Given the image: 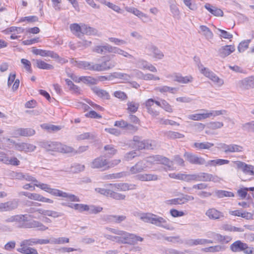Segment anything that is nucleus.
Instances as JSON below:
<instances>
[{"label": "nucleus", "instance_id": "1", "mask_svg": "<svg viewBox=\"0 0 254 254\" xmlns=\"http://www.w3.org/2000/svg\"><path fill=\"white\" fill-rule=\"evenodd\" d=\"M34 185L53 195L64 198L66 200L71 202H79L80 201L77 196L71 193L64 192L58 189H52L48 184L41 183L38 181V183H35Z\"/></svg>", "mask_w": 254, "mask_h": 254}, {"label": "nucleus", "instance_id": "2", "mask_svg": "<svg viewBox=\"0 0 254 254\" xmlns=\"http://www.w3.org/2000/svg\"><path fill=\"white\" fill-rule=\"evenodd\" d=\"M39 146L47 151H57L64 153L74 152V149L72 147L58 142L41 141L39 142Z\"/></svg>", "mask_w": 254, "mask_h": 254}, {"label": "nucleus", "instance_id": "3", "mask_svg": "<svg viewBox=\"0 0 254 254\" xmlns=\"http://www.w3.org/2000/svg\"><path fill=\"white\" fill-rule=\"evenodd\" d=\"M147 168V165L144 160L138 161L134 166L129 169V172H121L116 174L114 178H121L123 176H126L130 174L133 175L143 171Z\"/></svg>", "mask_w": 254, "mask_h": 254}, {"label": "nucleus", "instance_id": "4", "mask_svg": "<svg viewBox=\"0 0 254 254\" xmlns=\"http://www.w3.org/2000/svg\"><path fill=\"white\" fill-rule=\"evenodd\" d=\"M117 65V63L114 60H103L101 63L95 64L92 63V71H103L114 68Z\"/></svg>", "mask_w": 254, "mask_h": 254}, {"label": "nucleus", "instance_id": "5", "mask_svg": "<svg viewBox=\"0 0 254 254\" xmlns=\"http://www.w3.org/2000/svg\"><path fill=\"white\" fill-rule=\"evenodd\" d=\"M139 139L138 136L133 137L134 145L138 149H153L157 145L154 140L147 139L140 141Z\"/></svg>", "mask_w": 254, "mask_h": 254}, {"label": "nucleus", "instance_id": "6", "mask_svg": "<svg viewBox=\"0 0 254 254\" xmlns=\"http://www.w3.org/2000/svg\"><path fill=\"white\" fill-rule=\"evenodd\" d=\"M106 229L110 232L116 235L118 238V243L120 244H129L128 241L130 233L118 229L107 227Z\"/></svg>", "mask_w": 254, "mask_h": 254}, {"label": "nucleus", "instance_id": "7", "mask_svg": "<svg viewBox=\"0 0 254 254\" xmlns=\"http://www.w3.org/2000/svg\"><path fill=\"white\" fill-rule=\"evenodd\" d=\"M145 163H149L151 164H162L168 166L169 168L171 167L172 162L168 158L161 155H157L147 157L145 161Z\"/></svg>", "mask_w": 254, "mask_h": 254}, {"label": "nucleus", "instance_id": "8", "mask_svg": "<svg viewBox=\"0 0 254 254\" xmlns=\"http://www.w3.org/2000/svg\"><path fill=\"white\" fill-rule=\"evenodd\" d=\"M201 73L204 76L210 79L215 84L219 86H221L224 84V81L220 78L215 73L210 70L209 68H203Z\"/></svg>", "mask_w": 254, "mask_h": 254}, {"label": "nucleus", "instance_id": "9", "mask_svg": "<svg viewBox=\"0 0 254 254\" xmlns=\"http://www.w3.org/2000/svg\"><path fill=\"white\" fill-rule=\"evenodd\" d=\"M153 225L170 231H173L175 229L171 224L167 222L166 219L156 214L155 217L154 218Z\"/></svg>", "mask_w": 254, "mask_h": 254}, {"label": "nucleus", "instance_id": "10", "mask_svg": "<svg viewBox=\"0 0 254 254\" xmlns=\"http://www.w3.org/2000/svg\"><path fill=\"white\" fill-rule=\"evenodd\" d=\"M90 166L93 169H100L102 170H105L109 168V164L107 160L102 157L95 159L91 163Z\"/></svg>", "mask_w": 254, "mask_h": 254}, {"label": "nucleus", "instance_id": "11", "mask_svg": "<svg viewBox=\"0 0 254 254\" xmlns=\"http://www.w3.org/2000/svg\"><path fill=\"white\" fill-rule=\"evenodd\" d=\"M185 159L190 163L195 165H203L205 164V159L197 155L189 152H186L184 155Z\"/></svg>", "mask_w": 254, "mask_h": 254}, {"label": "nucleus", "instance_id": "12", "mask_svg": "<svg viewBox=\"0 0 254 254\" xmlns=\"http://www.w3.org/2000/svg\"><path fill=\"white\" fill-rule=\"evenodd\" d=\"M35 134V130L30 128H18L14 129L12 133L13 136L14 137H17L19 136H31Z\"/></svg>", "mask_w": 254, "mask_h": 254}, {"label": "nucleus", "instance_id": "13", "mask_svg": "<svg viewBox=\"0 0 254 254\" xmlns=\"http://www.w3.org/2000/svg\"><path fill=\"white\" fill-rule=\"evenodd\" d=\"M25 222L23 227L27 228H37L39 231H45L48 229V227L45 226L41 222L36 220H31L30 221H25Z\"/></svg>", "mask_w": 254, "mask_h": 254}, {"label": "nucleus", "instance_id": "14", "mask_svg": "<svg viewBox=\"0 0 254 254\" xmlns=\"http://www.w3.org/2000/svg\"><path fill=\"white\" fill-rule=\"evenodd\" d=\"M239 88L243 90H248L254 88V76L245 78L239 82Z\"/></svg>", "mask_w": 254, "mask_h": 254}, {"label": "nucleus", "instance_id": "15", "mask_svg": "<svg viewBox=\"0 0 254 254\" xmlns=\"http://www.w3.org/2000/svg\"><path fill=\"white\" fill-rule=\"evenodd\" d=\"M205 214L211 220L221 219L224 217V213L215 208H209L206 211Z\"/></svg>", "mask_w": 254, "mask_h": 254}, {"label": "nucleus", "instance_id": "16", "mask_svg": "<svg viewBox=\"0 0 254 254\" xmlns=\"http://www.w3.org/2000/svg\"><path fill=\"white\" fill-rule=\"evenodd\" d=\"M32 52L34 54L36 55H40L42 57H50L55 59H58L59 58V56L57 53L51 51L38 49L33 47L32 48Z\"/></svg>", "mask_w": 254, "mask_h": 254}, {"label": "nucleus", "instance_id": "17", "mask_svg": "<svg viewBox=\"0 0 254 254\" xmlns=\"http://www.w3.org/2000/svg\"><path fill=\"white\" fill-rule=\"evenodd\" d=\"M236 164L238 168L241 169L246 175H254V166L241 161L236 162Z\"/></svg>", "mask_w": 254, "mask_h": 254}, {"label": "nucleus", "instance_id": "18", "mask_svg": "<svg viewBox=\"0 0 254 254\" xmlns=\"http://www.w3.org/2000/svg\"><path fill=\"white\" fill-rule=\"evenodd\" d=\"M36 148V146L32 144L25 142H18L15 144V149L19 151H24L27 153L34 151Z\"/></svg>", "mask_w": 254, "mask_h": 254}, {"label": "nucleus", "instance_id": "19", "mask_svg": "<svg viewBox=\"0 0 254 254\" xmlns=\"http://www.w3.org/2000/svg\"><path fill=\"white\" fill-rule=\"evenodd\" d=\"M220 147L226 153L240 152L243 150V147L237 144L228 145L225 143H222L220 145Z\"/></svg>", "mask_w": 254, "mask_h": 254}, {"label": "nucleus", "instance_id": "20", "mask_svg": "<svg viewBox=\"0 0 254 254\" xmlns=\"http://www.w3.org/2000/svg\"><path fill=\"white\" fill-rule=\"evenodd\" d=\"M174 81L178 82L180 83L187 84L191 82L193 80V77L191 75H187L183 76L180 73H174L170 76Z\"/></svg>", "mask_w": 254, "mask_h": 254}, {"label": "nucleus", "instance_id": "21", "mask_svg": "<svg viewBox=\"0 0 254 254\" xmlns=\"http://www.w3.org/2000/svg\"><path fill=\"white\" fill-rule=\"evenodd\" d=\"M213 241L210 240L205 239H188L185 241V244L189 247H192L197 245H202L206 244H212Z\"/></svg>", "mask_w": 254, "mask_h": 254}, {"label": "nucleus", "instance_id": "22", "mask_svg": "<svg viewBox=\"0 0 254 254\" xmlns=\"http://www.w3.org/2000/svg\"><path fill=\"white\" fill-rule=\"evenodd\" d=\"M113 186L115 189L119 191H127L128 190H134L136 188V185L134 184H131L128 183H117L115 184L109 185Z\"/></svg>", "mask_w": 254, "mask_h": 254}, {"label": "nucleus", "instance_id": "23", "mask_svg": "<svg viewBox=\"0 0 254 254\" xmlns=\"http://www.w3.org/2000/svg\"><path fill=\"white\" fill-rule=\"evenodd\" d=\"M125 9L127 12L134 14L139 18L142 19V20H143L144 22H146L148 19V17L146 14L143 13L135 7L127 6Z\"/></svg>", "mask_w": 254, "mask_h": 254}, {"label": "nucleus", "instance_id": "24", "mask_svg": "<svg viewBox=\"0 0 254 254\" xmlns=\"http://www.w3.org/2000/svg\"><path fill=\"white\" fill-rule=\"evenodd\" d=\"M235 50V47L232 45H226L222 47L219 49V55L222 58H225L230 55Z\"/></svg>", "mask_w": 254, "mask_h": 254}, {"label": "nucleus", "instance_id": "25", "mask_svg": "<svg viewBox=\"0 0 254 254\" xmlns=\"http://www.w3.org/2000/svg\"><path fill=\"white\" fill-rule=\"evenodd\" d=\"M247 248V244L239 240L235 242L230 246V249L233 252L243 251Z\"/></svg>", "mask_w": 254, "mask_h": 254}, {"label": "nucleus", "instance_id": "26", "mask_svg": "<svg viewBox=\"0 0 254 254\" xmlns=\"http://www.w3.org/2000/svg\"><path fill=\"white\" fill-rule=\"evenodd\" d=\"M229 163V161L228 160L219 159L216 160H209L208 161H206L205 160V164H203V165L206 167H215L216 166H221L225 164H228Z\"/></svg>", "mask_w": 254, "mask_h": 254}, {"label": "nucleus", "instance_id": "27", "mask_svg": "<svg viewBox=\"0 0 254 254\" xmlns=\"http://www.w3.org/2000/svg\"><path fill=\"white\" fill-rule=\"evenodd\" d=\"M139 219L145 223H149L153 224L155 214L152 213H142L138 215Z\"/></svg>", "mask_w": 254, "mask_h": 254}, {"label": "nucleus", "instance_id": "28", "mask_svg": "<svg viewBox=\"0 0 254 254\" xmlns=\"http://www.w3.org/2000/svg\"><path fill=\"white\" fill-rule=\"evenodd\" d=\"M204 7L211 14L216 16H222L223 14L222 10L219 8L213 6L209 3H206Z\"/></svg>", "mask_w": 254, "mask_h": 254}, {"label": "nucleus", "instance_id": "29", "mask_svg": "<svg viewBox=\"0 0 254 254\" xmlns=\"http://www.w3.org/2000/svg\"><path fill=\"white\" fill-rule=\"evenodd\" d=\"M28 215H16L7 218L5 221L6 222H25L27 221Z\"/></svg>", "mask_w": 254, "mask_h": 254}, {"label": "nucleus", "instance_id": "30", "mask_svg": "<svg viewBox=\"0 0 254 254\" xmlns=\"http://www.w3.org/2000/svg\"><path fill=\"white\" fill-rule=\"evenodd\" d=\"M137 180L141 181H156L158 179V177L156 175L150 174H139L136 176Z\"/></svg>", "mask_w": 254, "mask_h": 254}, {"label": "nucleus", "instance_id": "31", "mask_svg": "<svg viewBox=\"0 0 254 254\" xmlns=\"http://www.w3.org/2000/svg\"><path fill=\"white\" fill-rule=\"evenodd\" d=\"M92 90L100 98L109 99H110V95L106 91L100 89L97 87H94L92 88Z\"/></svg>", "mask_w": 254, "mask_h": 254}, {"label": "nucleus", "instance_id": "32", "mask_svg": "<svg viewBox=\"0 0 254 254\" xmlns=\"http://www.w3.org/2000/svg\"><path fill=\"white\" fill-rule=\"evenodd\" d=\"M154 90L156 91H158L162 93L169 92L173 94H175L178 90L177 88L175 87H171L168 86L156 87L155 88Z\"/></svg>", "mask_w": 254, "mask_h": 254}, {"label": "nucleus", "instance_id": "33", "mask_svg": "<svg viewBox=\"0 0 254 254\" xmlns=\"http://www.w3.org/2000/svg\"><path fill=\"white\" fill-rule=\"evenodd\" d=\"M200 33L203 35L207 40L212 39L213 37V34L210 29L205 25H201L199 27Z\"/></svg>", "mask_w": 254, "mask_h": 254}, {"label": "nucleus", "instance_id": "34", "mask_svg": "<svg viewBox=\"0 0 254 254\" xmlns=\"http://www.w3.org/2000/svg\"><path fill=\"white\" fill-rule=\"evenodd\" d=\"M30 199L49 203H53L54 202L53 200L50 198L45 197L42 195H40V194L36 193H32V195Z\"/></svg>", "mask_w": 254, "mask_h": 254}, {"label": "nucleus", "instance_id": "35", "mask_svg": "<svg viewBox=\"0 0 254 254\" xmlns=\"http://www.w3.org/2000/svg\"><path fill=\"white\" fill-rule=\"evenodd\" d=\"M214 146V144L209 142H195L193 147L198 150L209 149Z\"/></svg>", "mask_w": 254, "mask_h": 254}, {"label": "nucleus", "instance_id": "36", "mask_svg": "<svg viewBox=\"0 0 254 254\" xmlns=\"http://www.w3.org/2000/svg\"><path fill=\"white\" fill-rule=\"evenodd\" d=\"M82 33L88 35H95L97 34V30L87 25L82 24Z\"/></svg>", "mask_w": 254, "mask_h": 254}, {"label": "nucleus", "instance_id": "37", "mask_svg": "<svg viewBox=\"0 0 254 254\" xmlns=\"http://www.w3.org/2000/svg\"><path fill=\"white\" fill-rule=\"evenodd\" d=\"M17 251L24 254H38L37 250L34 248L28 247L27 246H21L17 249Z\"/></svg>", "mask_w": 254, "mask_h": 254}, {"label": "nucleus", "instance_id": "38", "mask_svg": "<svg viewBox=\"0 0 254 254\" xmlns=\"http://www.w3.org/2000/svg\"><path fill=\"white\" fill-rule=\"evenodd\" d=\"M148 50L154 58L160 60L164 57L163 53L155 46H151L148 48Z\"/></svg>", "mask_w": 254, "mask_h": 254}, {"label": "nucleus", "instance_id": "39", "mask_svg": "<svg viewBox=\"0 0 254 254\" xmlns=\"http://www.w3.org/2000/svg\"><path fill=\"white\" fill-rule=\"evenodd\" d=\"M127 110L128 113H135L139 107V104L134 101H128L127 104Z\"/></svg>", "mask_w": 254, "mask_h": 254}, {"label": "nucleus", "instance_id": "40", "mask_svg": "<svg viewBox=\"0 0 254 254\" xmlns=\"http://www.w3.org/2000/svg\"><path fill=\"white\" fill-rule=\"evenodd\" d=\"M36 66L40 69L50 70L54 68L53 65L49 64L41 60H36Z\"/></svg>", "mask_w": 254, "mask_h": 254}, {"label": "nucleus", "instance_id": "41", "mask_svg": "<svg viewBox=\"0 0 254 254\" xmlns=\"http://www.w3.org/2000/svg\"><path fill=\"white\" fill-rule=\"evenodd\" d=\"M92 63L87 61H78L76 64V66L85 70H92Z\"/></svg>", "mask_w": 254, "mask_h": 254}, {"label": "nucleus", "instance_id": "42", "mask_svg": "<svg viewBox=\"0 0 254 254\" xmlns=\"http://www.w3.org/2000/svg\"><path fill=\"white\" fill-rule=\"evenodd\" d=\"M188 119L193 121H201L208 118L207 113H200L190 115L188 116Z\"/></svg>", "mask_w": 254, "mask_h": 254}, {"label": "nucleus", "instance_id": "43", "mask_svg": "<svg viewBox=\"0 0 254 254\" xmlns=\"http://www.w3.org/2000/svg\"><path fill=\"white\" fill-rule=\"evenodd\" d=\"M82 24L80 25L77 23L71 24L70 25L71 31L75 35L79 36V33H82Z\"/></svg>", "mask_w": 254, "mask_h": 254}, {"label": "nucleus", "instance_id": "44", "mask_svg": "<svg viewBox=\"0 0 254 254\" xmlns=\"http://www.w3.org/2000/svg\"><path fill=\"white\" fill-rule=\"evenodd\" d=\"M225 250V247L224 246L217 245L206 248L204 249V251L205 252L214 253L223 251Z\"/></svg>", "mask_w": 254, "mask_h": 254}, {"label": "nucleus", "instance_id": "45", "mask_svg": "<svg viewBox=\"0 0 254 254\" xmlns=\"http://www.w3.org/2000/svg\"><path fill=\"white\" fill-rule=\"evenodd\" d=\"M80 82H82L88 84H95L97 83V80L91 76H82L80 77Z\"/></svg>", "mask_w": 254, "mask_h": 254}, {"label": "nucleus", "instance_id": "46", "mask_svg": "<svg viewBox=\"0 0 254 254\" xmlns=\"http://www.w3.org/2000/svg\"><path fill=\"white\" fill-rule=\"evenodd\" d=\"M215 193L217 196L219 198H222L224 197H233L234 194L233 192L223 190H216Z\"/></svg>", "mask_w": 254, "mask_h": 254}, {"label": "nucleus", "instance_id": "47", "mask_svg": "<svg viewBox=\"0 0 254 254\" xmlns=\"http://www.w3.org/2000/svg\"><path fill=\"white\" fill-rule=\"evenodd\" d=\"M102 3L107 5L108 7L111 8L115 11L119 13H122V10L121 9V8L117 5H116L113 3H111L110 2L107 1L105 0H103L101 1Z\"/></svg>", "mask_w": 254, "mask_h": 254}, {"label": "nucleus", "instance_id": "48", "mask_svg": "<svg viewBox=\"0 0 254 254\" xmlns=\"http://www.w3.org/2000/svg\"><path fill=\"white\" fill-rule=\"evenodd\" d=\"M251 42V39L242 41L238 45V50L239 52H243L249 48L250 43Z\"/></svg>", "mask_w": 254, "mask_h": 254}, {"label": "nucleus", "instance_id": "49", "mask_svg": "<svg viewBox=\"0 0 254 254\" xmlns=\"http://www.w3.org/2000/svg\"><path fill=\"white\" fill-rule=\"evenodd\" d=\"M112 76L116 78L121 79L125 81H128L130 79V76L127 73L120 72H115L113 73Z\"/></svg>", "mask_w": 254, "mask_h": 254}, {"label": "nucleus", "instance_id": "50", "mask_svg": "<svg viewBox=\"0 0 254 254\" xmlns=\"http://www.w3.org/2000/svg\"><path fill=\"white\" fill-rule=\"evenodd\" d=\"M138 73H140L142 75V79L145 80H159L160 78L158 76H155L151 73L143 74L140 71H137Z\"/></svg>", "mask_w": 254, "mask_h": 254}, {"label": "nucleus", "instance_id": "51", "mask_svg": "<svg viewBox=\"0 0 254 254\" xmlns=\"http://www.w3.org/2000/svg\"><path fill=\"white\" fill-rule=\"evenodd\" d=\"M5 203L8 211H10L16 209L18 207L19 201L17 199H14L12 200L5 202Z\"/></svg>", "mask_w": 254, "mask_h": 254}, {"label": "nucleus", "instance_id": "52", "mask_svg": "<svg viewBox=\"0 0 254 254\" xmlns=\"http://www.w3.org/2000/svg\"><path fill=\"white\" fill-rule=\"evenodd\" d=\"M5 203L8 211H10L16 209L18 207L19 201L17 199H14L12 200L5 202Z\"/></svg>", "mask_w": 254, "mask_h": 254}, {"label": "nucleus", "instance_id": "53", "mask_svg": "<svg viewBox=\"0 0 254 254\" xmlns=\"http://www.w3.org/2000/svg\"><path fill=\"white\" fill-rule=\"evenodd\" d=\"M104 150L106 151V154L109 155H114L116 154L117 150L113 144H109L104 146Z\"/></svg>", "mask_w": 254, "mask_h": 254}, {"label": "nucleus", "instance_id": "54", "mask_svg": "<svg viewBox=\"0 0 254 254\" xmlns=\"http://www.w3.org/2000/svg\"><path fill=\"white\" fill-rule=\"evenodd\" d=\"M184 181L187 182L198 181V173L193 174H184Z\"/></svg>", "mask_w": 254, "mask_h": 254}, {"label": "nucleus", "instance_id": "55", "mask_svg": "<svg viewBox=\"0 0 254 254\" xmlns=\"http://www.w3.org/2000/svg\"><path fill=\"white\" fill-rule=\"evenodd\" d=\"M103 210V208L100 206H95L94 205H88L87 211L89 214H97Z\"/></svg>", "mask_w": 254, "mask_h": 254}, {"label": "nucleus", "instance_id": "56", "mask_svg": "<svg viewBox=\"0 0 254 254\" xmlns=\"http://www.w3.org/2000/svg\"><path fill=\"white\" fill-rule=\"evenodd\" d=\"M143 240V239L142 238L134 234L130 233L128 241L130 243H129L128 244H134L137 243L138 241L142 242Z\"/></svg>", "mask_w": 254, "mask_h": 254}, {"label": "nucleus", "instance_id": "57", "mask_svg": "<svg viewBox=\"0 0 254 254\" xmlns=\"http://www.w3.org/2000/svg\"><path fill=\"white\" fill-rule=\"evenodd\" d=\"M170 8L173 17L178 18L180 15V11L177 5L172 3L170 5Z\"/></svg>", "mask_w": 254, "mask_h": 254}, {"label": "nucleus", "instance_id": "58", "mask_svg": "<svg viewBox=\"0 0 254 254\" xmlns=\"http://www.w3.org/2000/svg\"><path fill=\"white\" fill-rule=\"evenodd\" d=\"M167 136L171 139L181 138L184 137V135L178 132L169 131L167 133Z\"/></svg>", "mask_w": 254, "mask_h": 254}, {"label": "nucleus", "instance_id": "59", "mask_svg": "<svg viewBox=\"0 0 254 254\" xmlns=\"http://www.w3.org/2000/svg\"><path fill=\"white\" fill-rule=\"evenodd\" d=\"M111 197L116 200H124L126 198V195L118 192H115L111 190V192L109 195Z\"/></svg>", "mask_w": 254, "mask_h": 254}, {"label": "nucleus", "instance_id": "60", "mask_svg": "<svg viewBox=\"0 0 254 254\" xmlns=\"http://www.w3.org/2000/svg\"><path fill=\"white\" fill-rule=\"evenodd\" d=\"M165 240L167 241L168 242L174 243H179V244H183V241L181 239L179 236H173V237H166L165 238Z\"/></svg>", "mask_w": 254, "mask_h": 254}, {"label": "nucleus", "instance_id": "61", "mask_svg": "<svg viewBox=\"0 0 254 254\" xmlns=\"http://www.w3.org/2000/svg\"><path fill=\"white\" fill-rule=\"evenodd\" d=\"M242 128L244 130L248 132H254V122L247 123L243 124L242 126Z\"/></svg>", "mask_w": 254, "mask_h": 254}, {"label": "nucleus", "instance_id": "62", "mask_svg": "<svg viewBox=\"0 0 254 254\" xmlns=\"http://www.w3.org/2000/svg\"><path fill=\"white\" fill-rule=\"evenodd\" d=\"M21 63L23 65L26 71L30 73L32 72L31 64L29 61L25 59H22L21 60Z\"/></svg>", "mask_w": 254, "mask_h": 254}, {"label": "nucleus", "instance_id": "63", "mask_svg": "<svg viewBox=\"0 0 254 254\" xmlns=\"http://www.w3.org/2000/svg\"><path fill=\"white\" fill-rule=\"evenodd\" d=\"M210 174L204 172L198 173V181L209 182Z\"/></svg>", "mask_w": 254, "mask_h": 254}, {"label": "nucleus", "instance_id": "64", "mask_svg": "<svg viewBox=\"0 0 254 254\" xmlns=\"http://www.w3.org/2000/svg\"><path fill=\"white\" fill-rule=\"evenodd\" d=\"M149 64L147 61L143 59H139L136 64L138 68L142 69H146Z\"/></svg>", "mask_w": 254, "mask_h": 254}]
</instances>
